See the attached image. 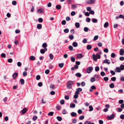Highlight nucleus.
Wrapping results in <instances>:
<instances>
[{
	"label": "nucleus",
	"instance_id": "f257e3e1",
	"mask_svg": "<svg viewBox=\"0 0 124 124\" xmlns=\"http://www.w3.org/2000/svg\"><path fill=\"white\" fill-rule=\"evenodd\" d=\"M74 83V81H68L67 84V87L69 89H70L72 88L73 84Z\"/></svg>",
	"mask_w": 124,
	"mask_h": 124
},
{
	"label": "nucleus",
	"instance_id": "f03ea898",
	"mask_svg": "<svg viewBox=\"0 0 124 124\" xmlns=\"http://www.w3.org/2000/svg\"><path fill=\"white\" fill-rule=\"evenodd\" d=\"M86 2L88 4H93L95 2V0H86Z\"/></svg>",
	"mask_w": 124,
	"mask_h": 124
},
{
	"label": "nucleus",
	"instance_id": "7ed1b4c3",
	"mask_svg": "<svg viewBox=\"0 0 124 124\" xmlns=\"http://www.w3.org/2000/svg\"><path fill=\"white\" fill-rule=\"evenodd\" d=\"M93 69V67H89L87 69L86 71V72L88 73L91 72Z\"/></svg>",
	"mask_w": 124,
	"mask_h": 124
},
{
	"label": "nucleus",
	"instance_id": "20e7f679",
	"mask_svg": "<svg viewBox=\"0 0 124 124\" xmlns=\"http://www.w3.org/2000/svg\"><path fill=\"white\" fill-rule=\"evenodd\" d=\"M115 71L116 72H120L121 70L120 69V68L119 67H117L115 69Z\"/></svg>",
	"mask_w": 124,
	"mask_h": 124
},
{
	"label": "nucleus",
	"instance_id": "39448f33",
	"mask_svg": "<svg viewBox=\"0 0 124 124\" xmlns=\"http://www.w3.org/2000/svg\"><path fill=\"white\" fill-rule=\"evenodd\" d=\"M44 11V9L43 8H42L41 9H38L37 10V12L38 13L40 14L43 12Z\"/></svg>",
	"mask_w": 124,
	"mask_h": 124
},
{
	"label": "nucleus",
	"instance_id": "423d86ee",
	"mask_svg": "<svg viewBox=\"0 0 124 124\" xmlns=\"http://www.w3.org/2000/svg\"><path fill=\"white\" fill-rule=\"evenodd\" d=\"M124 54V49L122 48L120 51V54L121 55H123Z\"/></svg>",
	"mask_w": 124,
	"mask_h": 124
},
{
	"label": "nucleus",
	"instance_id": "0eeeda50",
	"mask_svg": "<svg viewBox=\"0 0 124 124\" xmlns=\"http://www.w3.org/2000/svg\"><path fill=\"white\" fill-rule=\"evenodd\" d=\"M47 50V48H45L44 49H41L40 50V52L42 54H44L45 51H46Z\"/></svg>",
	"mask_w": 124,
	"mask_h": 124
},
{
	"label": "nucleus",
	"instance_id": "6e6552de",
	"mask_svg": "<svg viewBox=\"0 0 124 124\" xmlns=\"http://www.w3.org/2000/svg\"><path fill=\"white\" fill-rule=\"evenodd\" d=\"M79 94V93L77 92H75V94L73 96L74 98L75 99L78 98V95Z\"/></svg>",
	"mask_w": 124,
	"mask_h": 124
},
{
	"label": "nucleus",
	"instance_id": "1a4fd4ad",
	"mask_svg": "<svg viewBox=\"0 0 124 124\" xmlns=\"http://www.w3.org/2000/svg\"><path fill=\"white\" fill-rule=\"evenodd\" d=\"M18 74L17 73H15L12 75V77L14 79L16 78V77L18 75Z\"/></svg>",
	"mask_w": 124,
	"mask_h": 124
},
{
	"label": "nucleus",
	"instance_id": "9d476101",
	"mask_svg": "<svg viewBox=\"0 0 124 124\" xmlns=\"http://www.w3.org/2000/svg\"><path fill=\"white\" fill-rule=\"evenodd\" d=\"M77 58L78 59H81L83 57L82 54H79L77 55Z\"/></svg>",
	"mask_w": 124,
	"mask_h": 124
},
{
	"label": "nucleus",
	"instance_id": "9b49d317",
	"mask_svg": "<svg viewBox=\"0 0 124 124\" xmlns=\"http://www.w3.org/2000/svg\"><path fill=\"white\" fill-rule=\"evenodd\" d=\"M27 109L26 108H24L22 111V113L23 114H25L27 110Z\"/></svg>",
	"mask_w": 124,
	"mask_h": 124
},
{
	"label": "nucleus",
	"instance_id": "f8f14e48",
	"mask_svg": "<svg viewBox=\"0 0 124 124\" xmlns=\"http://www.w3.org/2000/svg\"><path fill=\"white\" fill-rule=\"evenodd\" d=\"M71 115L72 117H75L77 115V113L74 112H72L71 113Z\"/></svg>",
	"mask_w": 124,
	"mask_h": 124
},
{
	"label": "nucleus",
	"instance_id": "ddd939ff",
	"mask_svg": "<svg viewBox=\"0 0 124 124\" xmlns=\"http://www.w3.org/2000/svg\"><path fill=\"white\" fill-rule=\"evenodd\" d=\"M76 90L77 91L76 92H77L79 93V94L80 93L79 92H80L82 91V89L80 88H77L76 89Z\"/></svg>",
	"mask_w": 124,
	"mask_h": 124
},
{
	"label": "nucleus",
	"instance_id": "4468645a",
	"mask_svg": "<svg viewBox=\"0 0 124 124\" xmlns=\"http://www.w3.org/2000/svg\"><path fill=\"white\" fill-rule=\"evenodd\" d=\"M92 57L93 58V60L95 61H96L97 60V58L95 56V55L93 54L92 55Z\"/></svg>",
	"mask_w": 124,
	"mask_h": 124
},
{
	"label": "nucleus",
	"instance_id": "2eb2a0df",
	"mask_svg": "<svg viewBox=\"0 0 124 124\" xmlns=\"http://www.w3.org/2000/svg\"><path fill=\"white\" fill-rule=\"evenodd\" d=\"M115 115L114 114H113L110 116H109V120L112 119L114 118L115 117Z\"/></svg>",
	"mask_w": 124,
	"mask_h": 124
},
{
	"label": "nucleus",
	"instance_id": "dca6fc26",
	"mask_svg": "<svg viewBox=\"0 0 124 124\" xmlns=\"http://www.w3.org/2000/svg\"><path fill=\"white\" fill-rule=\"evenodd\" d=\"M72 45L73 46L76 47L78 46V44L76 42H74L73 43Z\"/></svg>",
	"mask_w": 124,
	"mask_h": 124
},
{
	"label": "nucleus",
	"instance_id": "f3484780",
	"mask_svg": "<svg viewBox=\"0 0 124 124\" xmlns=\"http://www.w3.org/2000/svg\"><path fill=\"white\" fill-rule=\"evenodd\" d=\"M42 25L41 24H38L37 25V28L39 29H40L42 28Z\"/></svg>",
	"mask_w": 124,
	"mask_h": 124
},
{
	"label": "nucleus",
	"instance_id": "a211bd4d",
	"mask_svg": "<svg viewBox=\"0 0 124 124\" xmlns=\"http://www.w3.org/2000/svg\"><path fill=\"white\" fill-rule=\"evenodd\" d=\"M20 81L21 85H23L24 83V80L23 79H20Z\"/></svg>",
	"mask_w": 124,
	"mask_h": 124
},
{
	"label": "nucleus",
	"instance_id": "6ab92c4d",
	"mask_svg": "<svg viewBox=\"0 0 124 124\" xmlns=\"http://www.w3.org/2000/svg\"><path fill=\"white\" fill-rule=\"evenodd\" d=\"M29 59L33 61L35 60V58L34 56H31L30 57Z\"/></svg>",
	"mask_w": 124,
	"mask_h": 124
},
{
	"label": "nucleus",
	"instance_id": "aec40b11",
	"mask_svg": "<svg viewBox=\"0 0 124 124\" xmlns=\"http://www.w3.org/2000/svg\"><path fill=\"white\" fill-rule=\"evenodd\" d=\"M77 7V6L75 4H73L71 5V8L73 9H75Z\"/></svg>",
	"mask_w": 124,
	"mask_h": 124
},
{
	"label": "nucleus",
	"instance_id": "412c9836",
	"mask_svg": "<svg viewBox=\"0 0 124 124\" xmlns=\"http://www.w3.org/2000/svg\"><path fill=\"white\" fill-rule=\"evenodd\" d=\"M75 104L73 103H71L70 104V107L71 108H74L75 107Z\"/></svg>",
	"mask_w": 124,
	"mask_h": 124
},
{
	"label": "nucleus",
	"instance_id": "4be33fe9",
	"mask_svg": "<svg viewBox=\"0 0 124 124\" xmlns=\"http://www.w3.org/2000/svg\"><path fill=\"white\" fill-rule=\"evenodd\" d=\"M92 48V46L90 45H88L86 47V48L89 50H90Z\"/></svg>",
	"mask_w": 124,
	"mask_h": 124
},
{
	"label": "nucleus",
	"instance_id": "5701e85b",
	"mask_svg": "<svg viewBox=\"0 0 124 124\" xmlns=\"http://www.w3.org/2000/svg\"><path fill=\"white\" fill-rule=\"evenodd\" d=\"M75 26L77 28H79L80 26L79 23L78 22L76 23H75Z\"/></svg>",
	"mask_w": 124,
	"mask_h": 124
},
{
	"label": "nucleus",
	"instance_id": "b1692460",
	"mask_svg": "<svg viewBox=\"0 0 124 124\" xmlns=\"http://www.w3.org/2000/svg\"><path fill=\"white\" fill-rule=\"evenodd\" d=\"M70 58L71 61L72 62H74L75 61V59L73 57H71Z\"/></svg>",
	"mask_w": 124,
	"mask_h": 124
},
{
	"label": "nucleus",
	"instance_id": "393cba45",
	"mask_svg": "<svg viewBox=\"0 0 124 124\" xmlns=\"http://www.w3.org/2000/svg\"><path fill=\"white\" fill-rule=\"evenodd\" d=\"M89 108H90L89 111H92L93 109V108L92 106L90 105L89 106Z\"/></svg>",
	"mask_w": 124,
	"mask_h": 124
},
{
	"label": "nucleus",
	"instance_id": "a878e982",
	"mask_svg": "<svg viewBox=\"0 0 124 124\" xmlns=\"http://www.w3.org/2000/svg\"><path fill=\"white\" fill-rule=\"evenodd\" d=\"M69 37L70 39L71 40L73 39L74 37L73 35H70L69 36Z\"/></svg>",
	"mask_w": 124,
	"mask_h": 124
},
{
	"label": "nucleus",
	"instance_id": "bb28decb",
	"mask_svg": "<svg viewBox=\"0 0 124 124\" xmlns=\"http://www.w3.org/2000/svg\"><path fill=\"white\" fill-rule=\"evenodd\" d=\"M57 119L59 121H61L62 120V117L59 116H57Z\"/></svg>",
	"mask_w": 124,
	"mask_h": 124
},
{
	"label": "nucleus",
	"instance_id": "cd10ccee",
	"mask_svg": "<svg viewBox=\"0 0 124 124\" xmlns=\"http://www.w3.org/2000/svg\"><path fill=\"white\" fill-rule=\"evenodd\" d=\"M76 76L80 78L81 76V74L79 73H77L76 74Z\"/></svg>",
	"mask_w": 124,
	"mask_h": 124
},
{
	"label": "nucleus",
	"instance_id": "c85d7f7f",
	"mask_svg": "<svg viewBox=\"0 0 124 124\" xmlns=\"http://www.w3.org/2000/svg\"><path fill=\"white\" fill-rule=\"evenodd\" d=\"M54 114V113L53 112H49L48 114V115L49 116H52Z\"/></svg>",
	"mask_w": 124,
	"mask_h": 124
},
{
	"label": "nucleus",
	"instance_id": "c756f323",
	"mask_svg": "<svg viewBox=\"0 0 124 124\" xmlns=\"http://www.w3.org/2000/svg\"><path fill=\"white\" fill-rule=\"evenodd\" d=\"M103 63H106L108 64V59H106L104 60L103 62Z\"/></svg>",
	"mask_w": 124,
	"mask_h": 124
},
{
	"label": "nucleus",
	"instance_id": "7c9ffc66",
	"mask_svg": "<svg viewBox=\"0 0 124 124\" xmlns=\"http://www.w3.org/2000/svg\"><path fill=\"white\" fill-rule=\"evenodd\" d=\"M42 46L45 48H46V47H47V46L46 45V43H44L42 45Z\"/></svg>",
	"mask_w": 124,
	"mask_h": 124
},
{
	"label": "nucleus",
	"instance_id": "2f4dec72",
	"mask_svg": "<svg viewBox=\"0 0 124 124\" xmlns=\"http://www.w3.org/2000/svg\"><path fill=\"white\" fill-rule=\"evenodd\" d=\"M120 68L121 70H124V65H120Z\"/></svg>",
	"mask_w": 124,
	"mask_h": 124
},
{
	"label": "nucleus",
	"instance_id": "473e14b6",
	"mask_svg": "<svg viewBox=\"0 0 124 124\" xmlns=\"http://www.w3.org/2000/svg\"><path fill=\"white\" fill-rule=\"evenodd\" d=\"M92 22L93 23H96L97 22V20L95 18H93L92 20Z\"/></svg>",
	"mask_w": 124,
	"mask_h": 124
},
{
	"label": "nucleus",
	"instance_id": "72a5a7b5",
	"mask_svg": "<svg viewBox=\"0 0 124 124\" xmlns=\"http://www.w3.org/2000/svg\"><path fill=\"white\" fill-rule=\"evenodd\" d=\"M108 22H106L104 24V27L106 28L108 27Z\"/></svg>",
	"mask_w": 124,
	"mask_h": 124
},
{
	"label": "nucleus",
	"instance_id": "f704fd0d",
	"mask_svg": "<svg viewBox=\"0 0 124 124\" xmlns=\"http://www.w3.org/2000/svg\"><path fill=\"white\" fill-rule=\"evenodd\" d=\"M49 56L50 58V59H51L52 60L54 58V56L52 54H49Z\"/></svg>",
	"mask_w": 124,
	"mask_h": 124
},
{
	"label": "nucleus",
	"instance_id": "c9c22d12",
	"mask_svg": "<svg viewBox=\"0 0 124 124\" xmlns=\"http://www.w3.org/2000/svg\"><path fill=\"white\" fill-rule=\"evenodd\" d=\"M99 67L97 66L95 68V70L96 71H98L99 70Z\"/></svg>",
	"mask_w": 124,
	"mask_h": 124
},
{
	"label": "nucleus",
	"instance_id": "e433bc0d",
	"mask_svg": "<svg viewBox=\"0 0 124 124\" xmlns=\"http://www.w3.org/2000/svg\"><path fill=\"white\" fill-rule=\"evenodd\" d=\"M109 86L111 88H113L114 87V85L113 83H111L109 85Z\"/></svg>",
	"mask_w": 124,
	"mask_h": 124
},
{
	"label": "nucleus",
	"instance_id": "4c0bfd02",
	"mask_svg": "<svg viewBox=\"0 0 124 124\" xmlns=\"http://www.w3.org/2000/svg\"><path fill=\"white\" fill-rule=\"evenodd\" d=\"M64 66V64L63 63H61L59 64V67L61 68H62Z\"/></svg>",
	"mask_w": 124,
	"mask_h": 124
},
{
	"label": "nucleus",
	"instance_id": "58836bf2",
	"mask_svg": "<svg viewBox=\"0 0 124 124\" xmlns=\"http://www.w3.org/2000/svg\"><path fill=\"white\" fill-rule=\"evenodd\" d=\"M56 8L57 9H59L61 8V6L59 5H56Z\"/></svg>",
	"mask_w": 124,
	"mask_h": 124
},
{
	"label": "nucleus",
	"instance_id": "ea45409f",
	"mask_svg": "<svg viewBox=\"0 0 124 124\" xmlns=\"http://www.w3.org/2000/svg\"><path fill=\"white\" fill-rule=\"evenodd\" d=\"M89 29L87 27H85L84 28V31L85 32H87V31H88Z\"/></svg>",
	"mask_w": 124,
	"mask_h": 124
},
{
	"label": "nucleus",
	"instance_id": "a19ab883",
	"mask_svg": "<svg viewBox=\"0 0 124 124\" xmlns=\"http://www.w3.org/2000/svg\"><path fill=\"white\" fill-rule=\"evenodd\" d=\"M66 21L65 20H63L62 22V25H65L66 23Z\"/></svg>",
	"mask_w": 124,
	"mask_h": 124
},
{
	"label": "nucleus",
	"instance_id": "79ce46f5",
	"mask_svg": "<svg viewBox=\"0 0 124 124\" xmlns=\"http://www.w3.org/2000/svg\"><path fill=\"white\" fill-rule=\"evenodd\" d=\"M64 31L65 33H67L69 31V30L68 29H66L64 30Z\"/></svg>",
	"mask_w": 124,
	"mask_h": 124
},
{
	"label": "nucleus",
	"instance_id": "37998d69",
	"mask_svg": "<svg viewBox=\"0 0 124 124\" xmlns=\"http://www.w3.org/2000/svg\"><path fill=\"white\" fill-rule=\"evenodd\" d=\"M27 75V72L26 71H24L23 72V75L24 76H25Z\"/></svg>",
	"mask_w": 124,
	"mask_h": 124
},
{
	"label": "nucleus",
	"instance_id": "c03bdc74",
	"mask_svg": "<svg viewBox=\"0 0 124 124\" xmlns=\"http://www.w3.org/2000/svg\"><path fill=\"white\" fill-rule=\"evenodd\" d=\"M56 108L58 110H59L60 109L61 107L59 105H58L56 106Z\"/></svg>",
	"mask_w": 124,
	"mask_h": 124
},
{
	"label": "nucleus",
	"instance_id": "a18cd8bd",
	"mask_svg": "<svg viewBox=\"0 0 124 124\" xmlns=\"http://www.w3.org/2000/svg\"><path fill=\"white\" fill-rule=\"evenodd\" d=\"M116 56L115 54L114 53H112L111 55V56L112 58H114Z\"/></svg>",
	"mask_w": 124,
	"mask_h": 124
},
{
	"label": "nucleus",
	"instance_id": "49530a36",
	"mask_svg": "<svg viewBox=\"0 0 124 124\" xmlns=\"http://www.w3.org/2000/svg\"><path fill=\"white\" fill-rule=\"evenodd\" d=\"M84 118V116L83 115H82L80 117L79 119L80 120H82Z\"/></svg>",
	"mask_w": 124,
	"mask_h": 124
},
{
	"label": "nucleus",
	"instance_id": "de8ad7c7",
	"mask_svg": "<svg viewBox=\"0 0 124 124\" xmlns=\"http://www.w3.org/2000/svg\"><path fill=\"white\" fill-rule=\"evenodd\" d=\"M37 118L36 116H34L33 117L32 120L33 121H35L37 119Z\"/></svg>",
	"mask_w": 124,
	"mask_h": 124
},
{
	"label": "nucleus",
	"instance_id": "09e8293b",
	"mask_svg": "<svg viewBox=\"0 0 124 124\" xmlns=\"http://www.w3.org/2000/svg\"><path fill=\"white\" fill-rule=\"evenodd\" d=\"M1 56L2 57L4 58L6 57V54L4 53H2L1 54Z\"/></svg>",
	"mask_w": 124,
	"mask_h": 124
},
{
	"label": "nucleus",
	"instance_id": "8fccbe9b",
	"mask_svg": "<svg viewBox=\"0 0 124 124\" xmlns=\"http://www.w3.org/2000/svg\"><path fill=\"white\" fill-rule=\"evenodd\" d=\"M98 36L97 35L95 36L93 38V40L94 41L98 39Z\"/></svg>",
	"mask_w": 124,
	"mask_h": 124
},
{
	"label": "nucleus",
	"instance_id": "3c124183",
	"mask_svg": "<svg viewBox=\"0 0 124 124\" xmlns=\"http://www.w3.org/2000/svg\"><path fill=\"white\" fill-rule=\"evenodd\" d=\"M95 56H96L97 58L98 59H100L101 58L100 55L98 54H97L95 55Z\"/></svg>",
	"mask_w": 124,
	"mask_h": 124
},
{
	"label": "nucleus",
	"instance_id": "603ef678",
	"mask_svg": "<svg viewBox=\"0 0 124 124\" xmlns=\"http://www.w3.org/2000/svg\"><path fill=\"white\" fill-rule=\"evenodd\" d=\"M43 21V19L42 18H39L38 19V21L39 23H41Z\"/></svg>",
	"mask_w": 124,
	"mask_h": 124
},
{
	"label": "nucleus",
	"instance_id": "864d4df0",
	"mask_svg": "<svg viewBox=\"0 0 124 124\" xmlns=\"http://www.w3.org/2000/svg\"><path fill=\"white\" fill-rule=\"evenodd\" d=\"M90 21L91 19L89 17H87L86 19V21L88 22H89Z\"/></svg>",
	"mask_w": 124,
	"mask_h": 124
},
{
	"label": "nucleus",
	"instance_id": "5fc2aeb1",
	"mask_svg": "<svg viewBox=\"0 0 124 124\" xmlns=\"http://www.w3.org/2000/svg\"><path fill=\"white\" fill-rule=\"evenodd\" d=\"M116 78L115 77H114L111 78V80L112 81H114L116 80Z\"/></svg>",
	"mask_w": 124,
	"mask_h": 124
},
{
	"label": "nucleus",
	"instance_id": "6e6d98bb",
	"mask_svg": "<svg viewBox=\"0 0 124 124\" xmlns=\"http://www.w3.org/2000/svg\"><path fill=\"white\" fill-rule=\"evenodd\" d=\"M12 3L13 5H15L16 4V1L14 0L12 1Z\"/></svg>",
	"mask_w": 124,
	"mask_h": 124
},
{
	"label": "nucleus",
	"instance_id": "4d7b16f0",
	"mask_svg": "<svg viewBox=\"0 0 124 124\" xmlns=\"http://www.w3.org/2000/svg\"><path fill=\"white\" fill-rule=\"evenodd\" d=\"M77 120L76 119H74L72 120V122L73 123H76Z\"/></svg>",
	"mask_w": 124,
	"mask_h": 124
},
{
	"label": "nucleus",
	"instance_id": "13d9d810",
	"mask_svg": "<svg viewBox=\"0 0 124 124\" xmlns=\"http://www.w3.org/2000/svg\"><path fill=\"white\" fill-rule=\"evenodd\" d=\"M40 78V76L39 75H37L36 77V79L37 80H39Z\"/></svg>",
	"mask_w": 124,
	"mask_h": 124
},
{
	"label": "nucleus",
	"instance_id": "bf43d9fd",
	"mask_svg": "<svg viewBox=\"0 0 124 124\" xmlns=\"http://www.w3.org/2000/svg\"><path fill=\"white\" fill-rule=\"evenodd\" d=\"M81 85L82 86H83L85 85V83L83 81L81 82Z\"/></svg>",
	"mask_w": 124,
	"mask_h": 124
},
{
	"label": "nucleus",
	"instance_id": "052dcab7",
	"mask_svg": "<svg viewBox=\"0 0 124 124\" xmlns=\"http://www.w3.org/2000/svg\"><path fill=\"white\" fill-rule=\"evenodd\" d=\"M120 118L121 119H124V115L122 114L120 116Z\"/></svg>",
	"mask_w": 124,
	"mask_h": 124
},
{
	"label": "nucleus",
	"instance_id": "680f3d73",
	"mask_svg": "<svg viewBox=\"0 0 124 124\" xmlns=\"http://www.w3.org/2000/svg\"><path fill=\"white\" fill-rule=\"evenodd\" d=\"M12 58L9 59L8 60V62L9 63H11L12 62Z\"/></svg>",
	"mask_w": 124,
	"mask_h": 124
},
{
	"label": "nucleus",
	"instance_id": "e2e57ef3",
	"mask_svg": "<svg viewBox=\"0 0 124 124\" xmlns=\"http://www.w3.org/2000/svg\"><path fill=\"white\" fill-rule=\"evenodd\" d=\"M49 72V70L48 69L46 70L45 71L46 74H48Z\"/></svg>",
	"mask_w": 124,
	"mask_h": 124
},
{
	"label": "nucleus",
	"instance_id": "0e129e2a",
	"mask_svg": "<svg viewBox=\"0 0 124 124\" xmlns=\"http://www.w3.org/2000/svg\"><path fill=\"white\" fill-rule=\"evenodd\" d=\"M105 73L103 71L101 72V75L102 76H105Z\"/></svg>",
	"mask_w": 124,
	"mask_h": 124
},
{
	"label": "nucleus",
	"instance_id": "69168bd1",
	"mask_svg": "<svg viewBox=\"0 0 124 124\" xmlns=\"http://www.w3.org/2000/svg\"><path fill=\"white\" fill-rule=\"evenodd\" d=\"M69 48L70 50V51H72L73 49V47L71 46H69Z\"/></svg>",
	"mask_w": 124,
	"mask_h": 124
},
{
	"label": "nucleus",
	"instance_id": "338daca9",
	"mask_svg": "<svg viewBox=\"0 0 124 124\" xmlns=\"http://www.w3.org/2000/svg\"><path fill=\"white\" fill-rule=\"evenodd\" d=\"M38 85L39 86L41 87L42 85V83L41 82H40L38 83Z\"/></svg>",
	"mask_w": 124,
	"mask_h": 124
},
{
	"label": "nucleus",
	"instance_id": "774afa93",
	"mask_svg": "<svg viewBox=\"0 0 124 124\" xmlns=\"http://www.w3.org/2000/svg\"><path fill=\"white\" fill-rule=\"evenodd\" d=\"M119 59L121 61H123L124 60V57L123 56L120 57Z\"/></svg>",
	"mask_w": 124,
	"mask_h": 124
}]
</instances>
